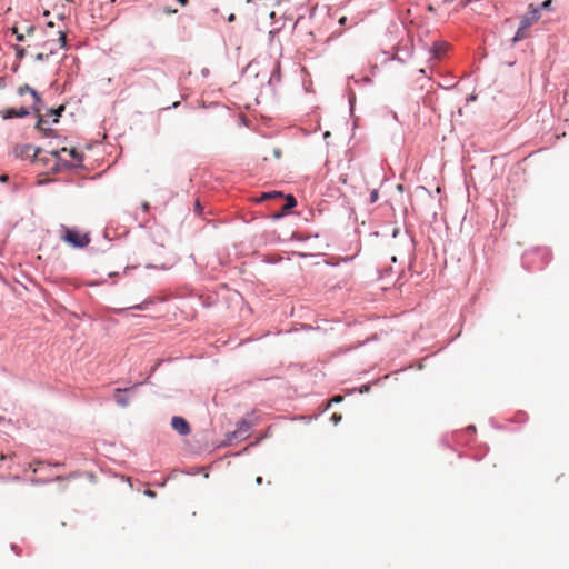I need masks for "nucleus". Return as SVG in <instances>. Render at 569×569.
<instances>
[{"label": "nucleus", "mask_w": 569, "mask_h": 569, "mask_svg": "<svg viewBox=\"0 0 569 569\" xmlns=\"http://www.w3.org/2000/svg\"><path fill=\"white\" fill-rule=\"evenodd\" d=\"M540 19V11L533 4L528 7V11L521 17L520 26L512 38V43H517L528 37L527 29Z\"/></svg>", "instance_id": "obj_1"}, {"label": "nucleus", "mask_w": 569, "mask_h": 569, "mask_svg": "<svg viewBox=\"0 0 569 569\" xmlns=\"http://www.w3.org/2000/svg\"><path fill=\"white\" fill-rule=\"evenodd\" d=\"M61 239L76 248H83L90 242L88 234L66 227L62 228Z\"/></svg>", "instance_id": "obj_2"}, {"label": "nucleus", "mask_w": 569, "mask_h": 569, "mask_svg": "<svg viewBox=\"0 0 569 569\" xmlns=\"http://www.w3.org/2000/svg\"><path fill=\"white\" fill-rule=\"evenodd\" d=\"M16 157L21 159H31L36 161L38 154L41 152V148L34 147L32 144H19L13 149Z\"/></svg>", "instance_id": "obj_3"}, {"label": "nucleus", "mask_w": 569, "mask_h": 569, "mask_svg": "<svg viewBox=\"0 0 569 569\" xmlns=\"http://www.w3.org/2000/svg\"><path fill=\"white\" fill-rule=\"evenodd\" d=\"M31 109L38 117L36 129L42 132L44 137H52L54 134V130L47 127L48 121L44 119V116L40 113V108L38 106H32Z\"/></svg>", "instance_id": "obj_4"}, {"label": "nucleus", "mask_w": 569, "mask_h": 569, "mask_svg": "<svg viewBox=\"0 0 569 569\" xmlns=\"http://www.w3.org/2000/svg\"><path fill=\"white\" fill-rule=\"evenodd\" d=\"M250 429L251 423L248 422L247 420H241L237 425V429L229 437V441L246 439L249 436Z\"/></svg>", "instance_id": "obj_5"}, {"label": "nucleus", "mask_w": 569, "mask_h": 569, "mask_svg": "<svg viewBox=\"0 0 569 569\" xmlns=\"http://www.w3.org/2000/svg\"><path fill=\"white\" fill-rule=\"evenodd\" d=\"M171 427L181 436H186L190 432V426L188 421L179 416H174L172 418Z\"/></svg>", "instance_id": "obj_6"}, {"label": "nucleus", "mask_w": 569, "mask_h": 569, "mask_svg": "<svg viewBox=\"0 0 569 569\" xmlns=\"http://www.w3.org/2000/svg\"><path fill=\"white\" fill-rule=\"evenodd\" d=\"M29 113H30V110L27 108H23V107L19 108V109L8 108V109L0 111V116L2 117V119H11L14 117L22 118V117L28 116Z\"/></svg>", "instance_id": "obj_7"}, {"label": "nucleus", "mask_w": 569, "mask_h": 569, "mask_svg": "<svg viewBox=\"0 0 569 569\" xmlns=\"http://www.w3.org/2000/svg\"><path fill=\"white\" fill-rule=\"evenodd\" d=\"M296 204H297V201H296L295 197L291 194H288L286 197L284 206L282 207L281 211L278 214H276V217H281V216L286 214L287 212H289V210H291L293 207H296Z\"/></svg>", "instance_id": "obj_8"}, {"label": "nucleus", "mask_w": 569, "mask_h": 569, "mask_svg": "<svg viewBox=\"0 0 569 569\" xmlns=\"http://www.w3.org/2000/svg\"><path fill=\"white\" fill-rule=\"evenodd\" d=\"M62 152H69V154L77 161L82 160V153L76 149L68 150L67 148H62L61 150L52 151L51 154L54 156L56 158H60V154Z\"/></svg>", "instance_id": "obj_9"}, {"label": "nucleus", "mask_w": 569, "mask_h": 569, "mask_svg": "<svg viewBox=\"0 0 569 569\" xmlns=\"http://www.w3.org/2000/svg\"><path fill=\"white\" fill-rule=\"evenodd\" d=\"M132 388H126V389L118 388V389H116L114 398H116V401H117L118 405H120L121 407H127L129 405L128 398L123 397L122 392L129 391Z\"/></svg>", "instance_id": "obj_10"}, {"label": "nucleus", "mask_w": 569, "mask_h": 569, "mask_svg": "<svg viewBox=\"0 0 569 569\" xmlns=\"http://www.w3.org/2000/svg\"><path fill=\"white\" fill-rule=\"evenodd\" d=\"M26 92H29V93L33 97V100H36V101H40V96H39V93H38L33 88H31L30 86L24 84V86H21V87L18 89V93H19L20 96H23Z\"/></svg>", "instance_id": "obj_11"}, {"label": "nucleus", "mask_w": 569, "mask_h": 569, "mask_svg": "<svg viewBox=\"0 0 569 569\" xmlns=\"http://www.w3.org/2000/svg\"><path fill=\"white\" fill-rule=\"evenodd\" d=\"M448 47L447 42H436L433 44V56L439 59L447 51Z\"/></svg>", "instance_id": "obj_12"}, {"label": "nucleus", "mask_w": 569, "mask_h": 569, "mask_svg": "<svg viewBox=\"0 0 569 569\" xmlns=\"http://www.w3.org/2000/svg\"><path fill=\"white\" fill-rule=\"evenodd\" d=\"M63 111H64V106H60L57 109H49L47 112V116L54 117L52 122L57 123L59 121V117L62 114Z\"/></svg>", "instance_id": "obj_13"}, {"label": "nucleus", "mask_w": 569, "mask_h": 569, "mask_svg": "<svg viewBox=\"0 0 569 569\" xmlns=\"http://www.w3.org/2000/svg\"><path fill=\"white\" fill-rule=\"evenodd\" d=\"M281 197H282L281 192H277V191L266 192L260 197L259 201H264L268 199L281 198Z\"/></svg>", "instance_id": "obj_14"}, {"label": "nucleus", "mask_w": 569, "mask_h": 569, "mask_svg": "<svg viewBox=\"0 0 569 569\" xmlns=\"http://www.w3.org/2000/svg\"><path fill=\"white\" fill-rule=\"evenodd\" d=\"M12 32L16 34L17 37V40L18 41H23L24 39V36L22 33L19 32L18 28L17 27H13L12 28Z\"/></svg>", "instance_id": "obj_15"}, {"label": "nucleus", "mask_w": 569, "mask_h": 569, "mask_svg": "<svg viewBox=\"0 0 569 569\" xmlns=\"http://www.w3.org/2000/svg\"><path fill=\"white\" fill-rule=\"evenodd\" d=\"M14 50H16V53H17V57L18 58H22L24 56V49L22 47H19V46H14Z\"/></svg>", "instance_id": "obj_16"}, {"label": "nucleus", "mask_w": 569, "mask_h": 569, "mask_svg": "<svg viewBox=\"0 0 569 569\" xmlns=\"http://www.w3.org/2000/svg\"><path fill=\"white\" fill-rule=\"evenodd\" d=\"M379 198V192L378 190H372L371 193H370V202L373 203L378 200Z\"/></svg>", "instance_id": "obj_17"}, {"label": "nucleus", "mask_w": 569, "mask_h": 569, "mask_svg": "<svg viewBox=\"0 0 569 569\" xmlns=\"http://www.w3.org/2000/svg\"><path fill=\"white\" fill-rule=\"evenodd\" d=\"M551 6H552V1L551 0H546L541 3L540 8L541 9H546V10H550L551 9Z\"/></svg>", "instance_id": "obj_18"}, {"label": "nucleus", "mask_w": 569, "mask_h": 569, "mask_svg": "<svg viewBox=\"0 0 569 569\" xmlns=\"http://www.w3.org/2000/svg\"><path fill=\"white\" fill-rule=\"evenodd\" d=\"M203 208L202 206L200 204L199 201L196 202V206H194V211L198 213V214H201Z\"/></svg>", "instance_id": "obj_19"}, {"label": "nucleus", "mask_w": 569, "mask_h": 569, "mask_svg": "<svg viewBox=\"0 0 569 569\" xmlns=\"http://www.w3.org/2000/svg\"><path fill=\"white\" fill-rule=\"evenodd\" d=\"M149 208H150V206H149V203H148V202H143V203H142V210H143L144 212H147V211L149 210Z\"/></svg>", "instance_id": "obj_20"}, {"label": "nucleus", "mask_w": 569, "mask_h": 569, "mask_svg": "<svg viewBox=\"0 0 569 569\" xmlns=\"http://www.w3.org/2000/svg\"><path fill=\"white\" fill-rule=\"evenodd\" d=\"M273 153H274V157H276V158H280V156H281V151H280V149H274V150H273Z\"/></svg>", "instance_id": "obj_21"}, {"label": "nucleus", "mask_w": 569, "mask_h": 569, "mask_svg": "<svg viewBox=\"0 0 569 569\" xmlns=\"http://www.w3.org/2000/svg\"><path fill=\"white\" fill-rule=\"evenodd\" d=\"M347 22V17H341L339 19V24L343 26Z\"/></svg>", "instance_id": "obj_22"}, {"label": "nucleus", "mask_w": 569, "mask_h": 569, "mask_svg": "<svg viewBox=\"0 0 569 569\" xmlns=\"http://www.w3.org/2000/svg\"><path fill=\"white\" fill-rule=\"evenodd\" d=\"M181 6H186L189 0H177Z\"/></svg>", "instance_id": "obj_23"}, {"label": "nucleus", "mask_w": 569, "mask_h": 569, "mask_svg": "<svg viewBox=\"0 0 569 569\" xmlns=\"http://www.w3.org/2000/svg\"><path fill=\"white\" fill-rule=\"evenodd\" d=\"M166 12H167V13H176V12H177V10H176V9H174V10H171V8H168V9H166Z\"/></svg>", "instance_id": "obj_24"}, {"label": "nucleus", "mask_w": 569, "mask_h": 569, "mask_svg": "<svg viewBox=\"0 0 569 569\" xmlns=\"http://www.w3.org/2000/svg\"><path fill=\"white\" fill-rule=\"evenodd\" d=\"M41 104H42V101H41V100H40V101H36V100H34L33 106H38V107L41 109Z\"/></svg>", "instance_id": "obj_25"}, {"label": "nucleus", "mask_w": 569, "mask_h": 569, "mask_svg": "<svg viewBox=\"0 0 569 569\" xmlns=\"http://www.w3.org/2000/svg\"><path fill=\"white\" fill-rule=\"evenodd\" d=\"M60 40H61L63 43H64V41H66V36H64L62 32H60Z\"/></svg>", "instance_id": "obj_26"}, {"label": "nucleus", "mask_w": 569, "mask_h": 569, "mask_svg": "<svg viewBox=\"0 0 569 569\" xmlns=\"http://www.w3.org/2000/svg\"><path fill=\"white\" fill-rule=\"evenodd\" d=\"M7 458L12 459V457H11V456L7 457L6 455L1 453V456H0V459H1V460L7 459Z\"/></svg>", "instance_id": "obj_27"}, {"label": "nucleus", "mask_w": 569, "mask_h": 569, "mask_svg": "<svg viewBox=\"0 0 569 569\" xmlns=\"http://www.w3.org/2000/svg\"><path fill=\"white\" fill-rule=\"evenodd\" d=\"M136 309H143L142 305L134 306Z\"/></svg>", "instance_id": "obj_28"}, {"label": "nucleus", "mask_w": 569, "mask_h": 569, "mask_svg": "<svg viewBox=\"0 0 569 569\" xmlns=\"http://www.w3.org/2000/svg\"><path fill=\"white\" fill-rule=\"evenodd\" d=\"M341 399H342V398H341L340 396H338V397H336L333 400H335V401H341Z\"/></svg>", "instance_id": "obj_29"}, {"label": "nucleus", "mask_w": 569, "mask_h": 569, "mask_svg": "<svg viewBox=\"0 0 569 569\" xmlns=\"http://www.w3.org/2000/svg\"><path fill=\"white\" fill-rule=\"evenodd\" d=\"M262 482V478L261 477H258L257 478V483H261Z\"/></svg>", "instance_id": "obj_30"}, {"label": "nucleus", "mask_w": 569, "mask_h": 569, "mask_svg": "<svg viewBox=\"0 0 569 569\" xmlns=\"http://www.w3.org/2000/svg\"><path fill=\"white\" fill-rule=\"evenodd\" d=\"M234 19V14H230L229 20L232 21Z\"/></svg>", "instance_id": "obj_31"}]
</instances>
